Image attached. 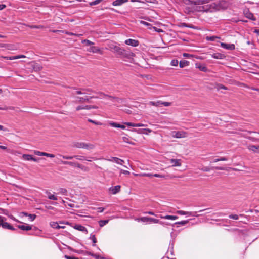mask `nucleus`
I'll return each mask as SVG.
<instances>
[{
  "instance_id": "5701e85b",
  "label": "nucleus",
  "mask_w": 259,
  "mask_h": 259,
  "mask_svg": "<svg viewBox=\"0 0 259 259\" xmlns=\"http://www.w3.org/2000/svg\"><path fill=\"white\" fill-rule=\"evenodd\" d=\"M212 57L217 59H223L225 57V56L223 54L217 53L213 54L212 55Z\"/></svg>"
},
{
  "instance_id": "6e6552de",
  "label": "nucleus",
  "mask_w": 259,
  "mask_h": 259,
  "mask_svg": "<svg viewBox=\"0 0 259 259\" xmlns=\"http://www.w3.org/2000/svg\"><path fill=\"white\" fill-rule=\"evenodd\" d=\"M132 132H136L138 134H148V133L152 132V130L149 128H144V129H133L132 130Z\"/></svg>"
},
{
  "instance_id": "c85d7f7f",
  "label": "nucleus",
  "mask_w": 259,
  "mask_h": 259,
  "mask_svg": "<svg viewBox=\"0 0 259 259\" xmlns=\"http://www.w3.org/2000/svg\"><path fill=\"white\" fill-rule=\"evenodd\" d=\"M189 64V62L186 60L180 61L179 65L180 68H183L186 66H188Z\"/></svg>"
},
{
  "instance_id": "aec40b11",
  "label": "nucleus",
  "mask_w": 259,
  "mask_h": 259,
  "mask_svg": "<svg viewBox=\"0 0 259 259\" xmlns=\"http://www.w3.org/2000/svg\"><path fill=\"white\" fill-rule=\"evenodd\" d=\"M180 159H171L170 160V163L172 164V166H180L181 165Z\"/></svg>"
},
{
  "instance_id": "09e8293b",
  "label": "nucleus",
  "mask_w": 259,
  "mask_h": 259,
  "mask_svg": "<svg viewBox=\"0 0 259 259\" xmlns=\"http://www.w3.org/2000/svg\"><path fill=\"white\" fill-rule=\"evenodd\" d=\"M189 222L188 220L181 221L180 222H176V224H179L181 225H185Z\"/></svg>"
},
{
  "instance_id": "0eeeda50",
  "label": "nucleus",
  "mask_w": 259,
  "mask_h": 259,
  "mask_svg": "<svg viewBox=\"0 0 259 259\" xmlns=\"http://www.w3.org/2000/svg\"><path fill=\"white\" fill-rule=\"evenodd\" d=\"M220 46L222 48L228 50H233L235 48V45L234 44L221 42Z\"/></svg>"
},
{
  "instance_id": "f03ea898",
  "label": "nucleus",
  "mask_w": 259,
  "mask_h": 259,
  "mask_svg": "<svg viewBox=\"0 0 259 259\" xmlns=\"http://www.w3.org/2000/svg\"><path fill=\"white\" fill-rule=\"evenodd\" d=\"M73 146L77 148H82L87 150H92L95 148V145L90 143L85 142H75L73 143Z\"/></svg>"
},
{
  "instance_id": "69168bd1",
  "label": "nucleus",
  "mask_w": 259,
  "mask_h": 259,
  "mask_svg": "<svg viewBox=\"0 0 259 259\" xmlns=\"http://www.w3.org/2000/svg\"><path fill=\"white\" fill-rule=\"evenodd\" d=\"M120 171L123 174H124V175H128L130 174V172L129 171H127V170H126L121 169Z\"/></svg>"
},
{
  "instance_id": "37998d69",
  "label": "nucleus",
  "mask_w": 259,
  "mask_h": 259,
  "mask_svg": "<svg viewBox=\"0 0 259 259\" xmlns=\"http://www.w3.org/2000/svg\"><path fill=\"white\" fill-rule=\"evenodd\" d=\"M141 222L148 223L149 222V217H142L140 218Z\"/></svg>"
},
{
  "instance_id": "4c0bfd02",
  "label": "nucleus",
  "mask_w": 259,
  "mask_h": 259,
  "mask_svg": "<svg viewBox=\"0 0 259 259\" xmlns=\"http://www.w3.org/2000/svg\"><path fill=\"white\" fill-rule=\"evenodd\" d=\"M108 221H109L108 220H100L99 222V224L100 226V227H103L104 225H105L106 224H107L108 223Z\"/></svg>"
},
{
  "instance_id": "bf43d9fd",
  "label": "nucleus",
  "mask_w": 259,
  "mask_h": 259,
  "mask_svg": "<svg viewBox=\"0 0 259 259\" xmlns=\"http://www.w3.org/2000/svg\"><path fill=\"white\" fill-rule=\"evenodd\" d=\"M141 176L151 177L153 176L152 174L151 173H143L140 175Z\"/></svg>"
},
{
  "instance_id": "864d4df0",
  "label": "nucleus",
  "mask_w": 259,
  "mask_h": 259,
  "mask_svg": "<svg viewBox=\"0 0 259 259\" xmlns=\"http://www.w3.org/2000/svg\"><path fill=\"white\" fill-rule=\"evenodd\" d=\"M122 140L123 142H124L125 143L131 144V142L129 140V138L127 137H123Z\"/></svg>"
},
{
  "instance_id": "473e14b6",
  "label": "nucleus",
  "mask_w": 259,
  "mask_h": 259,
  "mask_svg": "<svg viewBox=\"0 0 259 259\" xmlns=\"http://www.w3.org/2000/svg\"><path fill=\"white\" fill-rule=\"evenodd\" d=\"M58 156L66 160H70L74 158V156H65L61 154H59Z\"/></svg>"
},
{
  "instance_id": "4be33fe9",
  "label": "nucleus",
  "mask_w": 259,
  "mask_h": 259,
  "mask_svg": "<svg viewBox=\"0 0 259 259\" xmlns=\"http://www.w3.org/2000/svg\"><path fill=\"white\" fill-rule=\"evenodd\" d=\"M161 219H167V220H175L178 219V217L176 215H160L159 216Z\"/></svg>"
},
{
  "instance_id": "4468645a",
  "label": "nucleus",
  "mask_w": 259,
  "mask_h": 259,
  "mask_svg": "<svg viewBox=\"0 0 259 259\" xmlns=\"http://www.w3.org/2000/svg\"><path fill=\"white\" fill-rule=\"evenodd\" d=\"M121 186L117 185L114 187H111L109 188V191L111 192L113 194H116L120 191Z\"/></svg>"
},
{
  "instance_id": "20e7f679",
  "label": "nucleus",
  "mask_w": 259,
  "mask_h": 259,
  "mask_svg": "<svg viewBox=\"0 0 259 259\" xmlns=\"http://www.w3.org/2000/svg\"><path fill=\"white\" fill-rule=\"evenodd\" d=\"M105 96H102L103 98H105V97H108L113 102L116 103V105L118 107L120 106L121 104L123 105L125 103V100L123 99L113 97L106 94H105Z\"/></svg>"
},
{
  "instance_id": "3c124183",
  "label": "nucleus",
  "mask_w": 259,
  "mask_h": 259,
  "mask_svg": "<svg viewBox=\"0 0 259 259\" xmlns=\"http://www.w3.org/2000/svg\"><path fill=\"white\" fill-rule=\"evenodd\" d=\"M229 218L234 220H238L239 219L238 215L237 214H230Z\"/></svg>"
},
{
  "instance_id": "e433bc0d",
  "label": "nucleus",
  "mask_w": 259,
  "mask_h": 259,
  "mask_svg": "<svg viewBox=\"0 0 259 259\" xmlns=\"http://www.w3.org/2000/svg\"><path fill=\"white\" fill-rule=\"evenodd\" d=\"M74 158L78 160H86V157L80 155H74Z\"/></svg>"
},
{
  "instance_id": "f704fd0d",
  "label": "nucleus",
  "mask_w": 259,
  "mask_h": 259,
  "mask_svg": "<svg viewBox=\"0 0 259 259\" xmlns=\"http://www.w3.org/2000/svg\"><path fill=\"white\" fill-rule=\"evenodd\" d=\"M1 48H7L8 50H13V46L11 45H6L4 44L1 43Z\"/></svg>"
},
{
  "instance_id": "8fccbe9b",
  "label": "nucleus",
  "mask_w": 259,
  "mask_h": 259,
  "mask_svg": "<svg viewBox=\"0 0 259 259\" xmlns=\"http://www.w3.org/2000/svg\"><path fill=\"white\" fill-rule=\"evenodd\" d=\"M96 108H97V107L95 106H92V105H85L84 106V109H86V110H90L91 109H96Z\"/></svg>"
},
{
  "instance_id": "9d476101",
  "label": "nucleus",
  "mask_w": 259,
  "mask_h": 259,
  "mask_svg": "<svg viewBox=\"0 0 259 259\" xmlns=\"http://www.w3.org/2000/svg\"><path fill=\"white\" fill-rule=\"evenodd\" d=\"M125 43L129 46L137 47L139 45V41L133 39H128L125 41Z\"/></svg>"
},
{
  "instance_id": "b1692460",
  "label": "nucleus",
  "mask_w": 259,
  "mask_h": 259,
  "mask_svg": "<svg viewBox=\"0 0 259 259\" xmlns=\"http://www.w3.org/2000/svg\"><path fill=\"white\" fill-rule=\"evenodd\" d=\"M128 2V0H115L112 3L114 6H118Z\"/></svg>"
},
{
  "instance_id": "e2e57ef3",
  "label": "nucleus",
  "mask_w": 259,
  "mask_h": 259,
  "mask_svg": "<svg viewBox=\"0 0 259 259\" xmlns=\"http://www.w3.org/2000/svg\"><path fill=\"white\" fill-rule=\"evenodd\" d=\"M143 213L144 214H150V215H154V216H156V217L157 216L156 214H155L152 211H145V212H144Z\"/></svg>"
},
{
  "instance_id": "f3484780",
  "label": "nucleus",
  "mask_w": 259,
  "mask_h": 259,
  "mask_svg": "<svg viewBox=\"0 0 259 259\" xmlns=\"http://www.w3.org/2000/svg\"><path fill=\"white\" fill-rule=\"evenodd\" d=\"M87 51L89 52H92L93 53H100V50L99 48L91 46H90L88 49Z\"/></svg>"
},
{
  "instance_id": "58836bf2",
  "label": "nucleus",
  "mask_w": 259,
  "mask_h": 259,
  "mask_svg": "<svg viewBox=\"0 0 259 259\" xmlns=\"http://www.w3.org/2000/svg\"><path fill=\"white\" fill-rule=\"evenodd\" d=\"M217 38H219V37H218L217 36H207L206 38L207 40L211 41H215V39H217Z\"/></svg>"
},
{
  "instance_id": "393cba45",
  "label": "nucleus",
  "mask_w": 259,
  "mask_h": 259,
  "mask_svg": "<svg viewBox=\"0 0 259 259\" xmlns=\"http://www.w3.org/2000/svg\"><path fill=\"white\" fill-rule=\"evenodd\" d=\"M50 224L51 227L54 229H64L65 228V227H61V226L56 222H51Z\"/></svg>"
},
{
  "instance_id": "a211bd4d",
  "label": "nucleus",
  "mask_w": 259,
  "mask_h": 259,
  "mask_svg": "<svg viewBox=\"0 0 259 259\" xmlns=\"http://www.w3.org/2000/svg\"><path fill=\"white\" fill-rule=\"evenodd\" d=\"M45 193L47 195L48 198L49 199L53 200H58V197L54 194H52L49 190H46Z\"/></svg>"
},
{
  "instance_id": "6ab92c4d",
  "label": "nucleus",
  "mask_w": 259,
  "mask_h": 259,
  "mask_svg": "<svg viewBox=\"0 0 259 259\" xmlns=\"http://www.w3.org/2000/svg\"><path fill=\"white\" fill-rule=\"evenodd\" d=\"M92 91V90L91 89H80V90L79 91H77L76 92V93L77 94H84V95H85V94H88V95H90V92Z\"/></svg>"
},
{
  "instance_id": "603ef678",
  "label": "nucleus",
  "mask_w": 259,
  "mask_h": 259,
  "mask_svg": "<svg viewBox=\"0 0 259 259\" xmlns=\"http://www.w3.org/2000/svg\"><path fill=\"white\" fill-rule=\"evenodd\" d=\"M75 167H76L80 168L82 170H84V168H85L84 166H83L79 163H76V166Z\"/></svg>"
},
{
  "instance_id": "c9c22d12",
  "label": "nucleus",
  "mask_w": 259,
  "mask_h": 259,
  "mask_svg": "<svg viewBox=\"0 0 259 259\" xmlns=\"http://www.w3.org/2000/svg\"><path fill=\"white\" fill-rule=\"evenodd\" d=\"M109 124L111 126L116 128H120V124L116 122H110Z\"/></svg>"
},
{
  "instance_id": "72a5a7b5",
  "label": "nucleus",
  "mask_w": 259,
  "mask_h": 259,
  "mask_svg": "<svg viewBox=\"0 0 259 259\" xmlns=\"http://www.w3.org/2000/svg\"><path fill=\"white\" fill-rule=\"evenodd\" d=\"M115 51L119 54H122L124 52V50L123 49L118 47H115Z\"/></svg>"
},
{
  "instance_id": "c756f323",
  "label": "nucleus",
  "mask_w": 259,
  "mask_h": 259,
  "mask_svg": "<svg viewBox=\"0 0 259 259\" xmlns=\"http://www.w3.org/2000/svg\"><path fill=\"white\" fill-rule=\"evenodd\" d=\"M248 148L253 152H256L257 150H259V146L251 145L249 146Z\"/></svg>"
},
{
  "instance_id": "7c9ffc66",
  "label": "nucleus",
  "mask_w": 259,
  "mask_h": 259,
  "mask_svg": "<svg viewBox=\"0 0 259 259\" xmlns=\"http://www.w3.org/2000/svg\"><path fill=\"white\" fill-rule=\"evenodd\" d=\"M33 156L29 154H23V158L24 159L28 161H32Z\"/></svg>"
},
{
  "instance_id": "dca6fc26",
  "label": "nucleus",
  "mask_w": 259,
  "mask_h": 259,
  "mask_svg": "<svg viewBox=\"0 0 259 259\" xmlns=\"http://www.w3.org/2000/svg\"><path fill=\"white\" fill-rule=\"evenodd\" d=\"M196 67L198 68L200 71L206 72L207 71L208 69L206 66L204 64H202L201 63H196Z\"/></svg>"
},
{
  "instance_id": "c03bdc74",
  "label": "nucleus",
  "mask_w": 259,
  "mask_h": 259,
  "mask_svg": "<svg viewBox=\"0 0 259 259\" xmlns=\"http://www.w3.org/2000/svg\"><path fill=\"white\" fill-rule=\"evenodd\" d=\"M82 42L85 44V45L87 46H90V47L92 46L93 45H94V42H92L90 40H88V39H84L83 41H82Z\"/></svg>"
},
{
  "instance_id": "423d86ee",
  "label": "nucleus",
  "mask_w": 259,
  "mask_h": 259,
  "mask_svg": "<svg viewBox=\"0 0 259 259\" xmlns=\"http://www.w3.org/2000/svg\"><path fill=\"white\" fill-rule=\"evenodd\" d=\"M106 160L114 162L118 164L122 165L123 163H124V161L123 160L121 159L118 157H112L110 159H104Z\"/></svg>"
},
{
  "instance_id": "7ed1b4c3",
  "label": "nucleus",
  "mask_w": 259,
  "mask_h": 259,
  "mask_svg": "<svg viewBox=\"0 0 259 259\" xmlns=\"http://www.w3.org/2000/svg\"><path fill=\"white\" fill-rule=\"evenodd\" d=\"M102 96H105L104 94L103 93H97L96 95H93L92 96H88L87 95H85L82 97H77L76 98V102L78 103H82L85 101H88L90 99L93 98H103Z\"/></svg>"
},
{
  "instance_id": "9b49d317",
  "label": "nucleus",
  "mask_w": 259,
  "mask_h": 259,
  "mask_svg": "<svg viewBox=\"0 0 259 259\" xmlns=\"http://www.w3.org/2000/svg\"><path fill=\"white\" fill-rule=\"evenodd\" d=\"M1 226L5 229H8L11 230H14L15 229L11 226L10 224L7 222H4L3 219L1 218Z\"/></svg>"
},
{
  "instance_id": "a19ab883",
  "label": "nucleus",
  "mask_w": 259,
  "mask_h": 259,
  "mask_svg": "<svg viewBox=\"0 0 259 259\" xmlns=\"http://www.w3.org/2000/svg\"><path fill=\"white\" fill-rule=\"evenodd\" d=\"M140 23L142 24H143L145 26H147L149 29H151L152 28L151 25L150 23H149L146 21H140Z\"/></svg>"
},
{
  "instance_id": "39448f33",
  "label": "nucleus",
  "mask_w": 259,
  "mask_h": 259,
  "mask_svg": "<svg viewBox=\"0 0 259 259\" xmlns=\"http://www.w3.org/2000/svg\"><path fill=\"white\" fill-rule=\"evenodd\" d=\"M172 137L176 138H182L186 137L187 133L184 131H172L171 133Z\"/></svg>"
},
{
  "instance_id": "412c9836",
  "label": "nucleus",
  "mask_w": 259,
  "mask_h": 259,
  "mask_svg": "<svg viewBox=\"0 0 259 259\" xmlns=\"http://www.w3.org/2000/svg\"><path fill=\"white\" fill-rule=\"evenodd\" d=\"M17 227L20 229L24 231H29L32 229V227L30 225H17Z\"/></svg>"
},
{
  "instance_id": "338daca9",
  "label": "nucleus",
  "mask_w": 259,
  "mask_h": 259,
  "mask_svg": "<svg viewBox=\"0 0 259 259\" xmlns=\"http://www.w3.org/2000/svg\"><path fill=\"white\" fill-rule=\"evenodd\" d=\"M177 213L180 214V215H186V213L185 211L183 210H178L177 211Z\"/></svg>"
},
{
  "instance_id": "a878e982",
  "label": "nucleus",
  "mask_w": 259,
  "mask_h": 259,
  "mask_svg": "<svg viewBox=\"0 0 259 259\" xmlns=\"http://www.w3.org/2000/svg\"><path fill=\"white\" fill-rule=\"evenodd\" d=\"M149 105L155 106L156 107H161L162 106V101H150L149 103Z\"/></svg>"
},
{
  "instance_id": "bb28decb",
  "label": "nucleus",
  "mask_w": 259,
  "mask_h": 259,
  "mask_svg": "<svg viewBox=\"0 0 259 259\" xmlns=\"http://www.w3.org/2000/svg\"><path fill=\"white\" fill-rule=\"evenodd\" d=\"M57 191H58V194H61L62 195H65V196L67 195V191L65 188H59L57 190Z\"/></svg>"
},
{
  "instance_id": "f257e3e1",
  "label": "nucleus",
  "mask_w": 259,
  "mask_h": 259,
  "mask_svg": "<svg viewBox=\"0 0 259 259\" xmlns=\"http://www.w3.org/2000/svg\"><path fill=\"white\" fill-rule=\"evenodd\" d=\"M209 1V0H192L191 4L193 5V8L196 11L208 12L211 10V6L208 4Z\"/></svg>"
},
{
  "instance_id": "5fc2aeb1",
  "label": "nucleus",
  "mask_w": 259,
  "mask_h": 259,
  "mask_svg": "<svg viewBox=\"0 0 259 259\" xmlns=\"http://www.w3.org/2000/svg\"><path fill=\"white\" fill-rule=\"evenodd\" d=\"M31 28L40 29L44 28L42 25H32L30 26Z\"/></svg>"
},
{
  "instance_id": "a18cd8bd",
  "label": "nucleus",
  "mask_w": 259,
  "mask_h": 259,
  "mask_svg": "<svg viewBox=\"0 0 259 259\" xmlns=\"http://www.w3.org/2000/svg\"><path fill=\"white\" fill-rule=\"evenodd\" d=\"M216 88L218 90H220L221 89H224V90L227 89L225 86H224V85L221 84H217L216 85Z\"/></svg>"
},
{
  "instance_id": "2eb2a0df",
  "label": "nucleus",
  "mask_w": 259,
  "mask_h": 259,
  "mask_svg": "<svg viewBox=\"0 0 259 259\" xmlns=\"http://www.w3.org/2000/svg\"><path fill=\"white\" fill-rule=\"evenodd\" d=\"M73 228H74L75 229H76L77 230L80 231L82 232H85V233L88 232L87 228L85 227H84L81 225H79V224L75 225L73 226Z\"/></svg>"
},
{
  "instance_id": "680f3d73",
  "label": "nucleus",
  "mask_w": 259,
  "mask_h": 259,
  "mask_svg": "<svg viewBox=\"0 0 259 259\" xmlns=\"http://www.w3.org/2000/svg\"><path fill=\"white\" fill-rule=\"evenodd\" d=\"M124 124H125L128 126L136 127V123H133L132 122H125Z\"/></svg>"
},
{
  "instance_id": "13d9d810",
  "label": "nucleus",
  "mask_w": 259,
  "mask_h": 259,
  "mask_svg": "<svg viewBox=\"0 0 259 259\" xmlns=\"http://www.w3.org/2000/svg\"><path fill=\"white\" fill-rule=\"evenodd\" d=\"M183 56L185 58H191L192 57V55L186 53H184L183 54Z\"/></svg>"
},
{
  "instance_id": "6e6d98bb",
  "label": "nucleus",
  "mask_w": 259,
  "mask_h": 259,
  "mask_svg": "<svg viewBox=\"0 0 259 259\" xmlns=\"http://www.w3.org/2000/svg\"><path fill=\"white\" fill-rule=\"evenodd\" d=\"M88 121L90 122H91V123H93L95 124H96V125H102V123L101 122H97V121H95L94 120H93L92 119H88Z\"/></svg>"
},
{
  "instance_id": "1a4fd4ad",
  "label": "nucleus",
  "mask_w": 259,
  "mask_h": 259,
  "mask_svg": "<svg viewBox=\"0 0 259 259\" xmlns=\"http://www.w3.org/2000/svg\"><path fill=\"white\" fill-rule=\"evenodd\" d=\"M244 14L245 16L248 19L255 21L256 20V18L254 17L253 14L250 12L249 10H246L244 11Z\"/></svg>"
},
{
  "instance_id": "79ce46f5",
  "label": "nucleus",
  "mask_w": 259,
  "mask_h": 259,
  "mask_svg": "<svg viewBox=\"0 0 259 259\" xmlns=\"http://www.w3.org/2000/svg\"><path fill=\"white\" fill-rule=\"evenodd\" d=\"M178 60L176 59L172 60L170 62V65L173 66H177L178 65Z\"/></svg>"
},
{
  "instance_id": "49530a36",
  "label": "nucleus",
  "mask_w": 259,
  "mask_h": 259,
  "mask_svg": "<svg viewBox=\"0 0 259 259\" xmlns=\"http://www.w3.org/2000/svg\"><path fill=\"white\" fill-rule=\"evenodd\" d=\"M149 222L153 223H157L159 222V220L155 218L149 217Z\"/></svg>"
},
{
  "instance_id": "774afa93",
  "label": "nucleus",
  "mask_w": 259,
  "mask_h": 259,
  "mask_svg": "<svg viewBox=\"0 0 259 259\" xmlns=\"http://www.w3.org/2000/svg\"><path fill=\"white\" fill-rule=\"evenodd\" d=\"M65 258L66 259H79L77 257H74V256H68L67 255H65Z\"/></svg>"
},
{
  "instance_id": "de8ad7c7",
  "label": "nucleus",
  "mask_w": 259,
  "mask_h": 259,
  "mask_svg": "<svg viewBox=\"0 0 259 259\" xmlns=\"http://www.w3.org/2000/svg\"><path fill=\"white\" fill-rule=\"evenodd\" d=\"M103 0H95L93 2L90 3V6L96 5L101 3Z\"/></svg>"
},
{
  "instance_id": "0e129e2a",
  "label": "nucleus",
  "mask_w": 259,
  "mask_h": 259,
  "mask_svg": "<svg viewBox=\"0 0 259 259\" xmlns=\"http://www.w3.org/2000/svg\"><path fill=\"white\" fill-rule=\"evenodd\" d=\"M34 68L35 69L36 71H39L41 69V67L39 65L36 64L35 66L34 67Z\"/></svg>"
},
{
  "instance_id": "cd10ccee",
  "label": "nucleus",
  "mask_w": 259,
  "mask_h": 259,
  "mask_svg": "<svg viewBox=\"0 0 259 259\" xmlns=\"http://www.w3.org/2000/svg\"><path fill=\"white\" fill-rule=\"evenodd\" d=\"M60 163L64 165H68L72 166H76V162L68 161H61Z\"/></svg>"
},
{
  "instance_id": "2f4dec72",
  "label": "nucleus",
  "mask_w": 259,
  "mask_h": 259,
  "mask_svg": "<svg viewBox=\"0 0 259 259\" xmlns=\"http://www.w3.org/2000/svg\"><path fill=\"white\" fill-rule=\"evenodd\" d=\"M90 239H91L92 240L93 242V246H95L96 245V243L97 242V239H96V238L95 237V235H93V234H91L90 237Z\"/></svg>"
},
{
  "instance_id": "ea45409f",
  "label": "nucleus",
  "mask_w": 259,
  "mask_h": 259,
  "mask_svg": "<svg viewBox=\"0 0 259 259\" xmlns=\"http://www.w3.org/2000/svg\"><path fill=\"white\" fill-rule=\"evenodd\" d=\"M34 154L37 156H46V152H40V151H34Z\"/></svg>"
},
{
  "instance_id": "ddd939ff",
  "label": "nucleus",
  "mask_w": 259,
  "mask_h": 259,
  "mask_svg": "<svg viewBox=\"0 0 259 259\" xmlns=\"http://www.w3.org/2000/svg\"><path fill=\"white\" fill-rule=\"evenodd\" d=\"M1 58H4L5 59H7V60H15V59H20V58H26V56L23 55H20L12 56H5V57L1 56Z\"/></svg>"
},
{
  "instance_id": "f8f14e48",
  "label": "nucleus",
  "mask_w": 259,
  "mask_h": 259,
  "mask_svg": "<svg viewBox=\"0 0 259 259\" xmlns=\"http://www.w3.org/2000/svg\"><path fill=\"white\" fill-rule=\"evenodd\" d=\"M20 217H28L29 219L31 221H33L36 218V215L35 214H28V213H26V212H22L20 213Z\"/></svg>"
},
{
  "instance_id": "4d7b16f0",
  "label": "nucleus",
  "mask_w": 259,
  "mask_h": 259,
  "mask_svg": "<svg viewBox=\"0 0 259 259\" xmlns=\"http://www.w3.org/2000/svg\"><path fill=\"white\" fill-rule=\"evenodd\" d=\"M171 102H162V106H166V107H168V106H169L171 105Z\"/></svg>"
},
{
  "instance_id": "052dcab7",
  "label": "nucleus",
  "mask_w": 259,
  "mask_h": 259,
  "mask_svg": "<svg viewBox=\"0 0 259 259\" xmlns=\"http://www.w3.org/2000/svg\"><path fill=\"white\" fill-rule=\"evenodd\" d=\"M200 215L197 214V211L191 212V213H190V216L198 217H199Z\"/></svg>"
}]
</instances>
